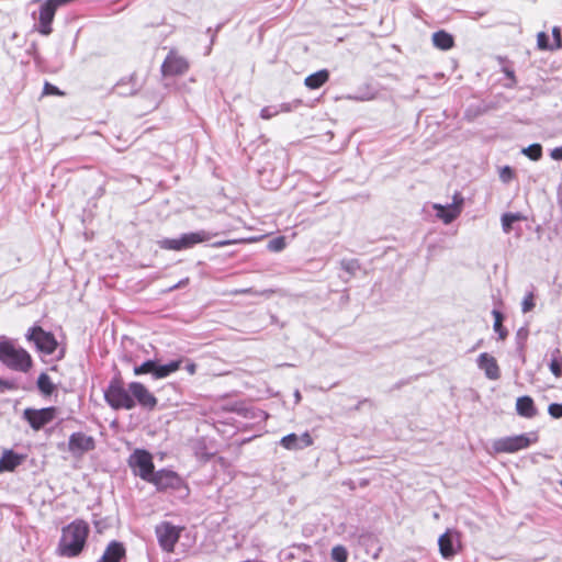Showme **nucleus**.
Masks as SVG:
<instances>
[{
    "label": "nucleus",
    "instance_id": "393cba45",
    "mask_svg": "<svg viewBox=\"0 0 562 562\" xmlns=\"http://www.w3.org/2000/svg\"><path fill=\"white\" fill-rule=\"evenodd\" d=\"M524 216L519 213H505L502 215V228L505 233H509L513 228V224L522 221Z\"/></svg>",
    "mask_w": 562,
    "mask_h": 562
},
{
    "label": "nucleus",
    "instance_id": "79ce46f5",
    "mask_svg": "<svg viewBox=\"0 0 562 562\" xmlns=\"http://www.w3.org/2000/svg\"><path fill=\"white\" fill-rule=\"evenodd\" d=\"M492 315L494 316V323H503V314L499 311L493 310Z\"/></svg>",
    "mask_w": 562,
    "mask_h": 562
},
{
    "label": "nucleus",
    "instance_id": "58836bf2",
    "mask_svg": "<svg viewBox=\"0 0 562 562\" xmlns=\"http://www.w3.org/2000/svg\"><path fill=\"white\" fill-rule=\"evenodd\" d=\"M550 157L554 160H562V146L553 148L550 153Z\"/></svg>",
    "mask_w": 562,
    "mask_h": 562
},
{
    "label": "nucleus",
    "instance_id": "7c9ffc66",
    "mask_svg": "<svg viewBox=\"0 0 562 562\" xmlns=\"http://www.w3.org/2000/svg\"><path fill=\"white\" fill-rule=\"evenodd\" d=\"M341 268L350 274H355L360 269V263L356 259L342 260Z\"/></svg>",
    "mask_w": 562,
    "mask_h": 562
},
{
    "label": "nucleus",
    "instance_id": "6e6552de",
    "mask_svg": "<svg viewBox=\"0 0 562 562\" xmlns=\"http://www.w3.org/2000/svg\"><path fill=\"white\" fill-rule=\"evenodd\" d=\"M26 339L32 341L36 349L45 355H52L57 347L54 335L40 326H33L26 334Z\"/></svg>",
    "mask_w": 562,
    "mask_h": 562
},
{
    "label": "nucleus",
    "instance_id": "c85d7f7f",
    "mask_svg": "<svg viewBox=\"0 0 562 562\" xmlns=\"http://www.w3.org/2000/svg\"><path fill=\"white\" fill-rule=\"evenodd\" d=\"M330 555L335 562H347L348 560V551L344 546L340 544L335 546L331 549Z\"/></svg>",
    "mask_w": 562,
    "mask_h": 562
},
{
    "label": "nucleus",
    "instance_id": "c9c22d12",
    "mask_svg": "<svg viewBox=\"0 0 562 562\" xmlns=\"http://www.w3.org/2000/svg\"><path fill=\"white\" fill-rule=\"evenodd\" d=\"M513 170L510 169V167L506 166L504 167L501 172H499V178L502 179V181L504 182H508L513 179Z\"/></svg>",
    "mask_w": 562,
    "mask_h": 562
},
{
    "label": "nucleus",
    "instance_id": "423d86ee",
    "mask_svg": "<svg viewBox=\"0 0 562 562\" xmlns=\"http://www.w3.org/2000/svg\"><path fill=\"white\" fill-rule=\"evenodd\" d=\"M128 464L134 473L144 481L149 482L155 473L151 454L146 450H135L128 459Z\"/></svg>",
    "mask_w": 562,
    "mask_h": 562
},
{
    "label": "nucleus",
    "instance_id": "473e14b6",
    "mask_svg": "<svg viewBox=\"0 0 562 562\" xmlns=\"http://www.w3.org/2000/svg\"><path fill=\"white\" fill-rule=\"evenodd\" d=\"M537 45L539 49H550L552 47V44L549 43V37L544 32H540L537 35Z\"/></svg>",
    "mask_w": 562,
    "mask_h": 562
},
{
    "label": "nucleus",
    "instance_id": "72a5a7b5",
    "mask_svg": "<svg viewBox=\"0 0 562 562\" xmlns=\"http://www.w3.org/2000/svg\"><path fill=\"white\" fill-rule=\"evenodd\" d=\"M548 412L553 418L562 417V404H558V403L550 404L548 407Z\"/></svg>",
    "mask_w": 562,
    "mask_h": 562
},
{
    "label": "nucleus",
    "instance_id": "49530a36",
    "mask_svg": "<svg viewBox=\"0 0 562 562\" xmlns=\"http://www.w3.org/2000/svg\"><path fill=\"white\" fill-rule=\"evenodd\" d=\"M295 397H296V401H300L301 395H300V392H299V391H296V392H295Z\"/></svg>",
    "mask_w": 562,
    "mask_h": 562
},
{
    "label": "nucleus",
    "instance_id": "2eb2a0df",
    "mask_svg": "<svg viewBox=\"0 0 562 562\" xmlns=\"http://www.w3.org/2000/svg\"><path fill=\"white\" fill-rule=\"evenodd\" d=\"M313 443L314 440L308 431H305L302 435L292 432L282 437L280 440V445L286 450H302Z\"/></svg>",
    "mask_w": 562,
    "mask_h": 562
},
{
    "label": "nucleus",
    "instance_id": "4be33fe9",
    "mask_svg": "<svg viewBox=\"0 0 562 562\" xmlns=\"http://www.w3.org/2000/svg\"><path fill=\"white\" fill-rule=\"evenodd\" d=\"M432 44L439 49L448 50L453 46V37L446 31H438L432 34Z\"/></svg>",
    "mask_w": 562,
    "mask_h": 562
},
{
    "label": "nucleus",
    "instance_id": "a878e982",
    "mask_svg": "<svg viewBox=\"0 0 562 562\" xmlns=\"http://www.w3.org/2000/svg\"><path fill=\"white\" fill-rule=\"evenodd\" d=\"M37 386L43 394L50 395L54 391V384L46 373H42L37 379Z\"/></svg>",
    "mask_w": 562,
    "mask_h": 562
},
{
    "label": "nucleus",
    "instance_id": "7ed1b4c3",
    "mask_svg": "<svg viewBox=\"0 0 562 562\" xmlns=\"http://www.w3.org/2000/svg\"><path fill=\"white\" fill-rule=\"evenodd\" d=\"M0 361L13 370L23 372L27 371L32 364L29 352L23 348L15 347L9 340L0 341Z\"/></svg>",
    "mask_w": 562,
    "mask_h": 562
},
{
    "label": "nucleus",
    "instance_id": "37998d69",
    "mask_svg": "<svg viewBox=\"0 0 562 562\" xmlns=\"http://www.w3.org/2000/svg\"><path fill=\"white\" fill-rule=\"evenodd\" d=\"M12 383L9 382V381H3L0 379V392L3 391L4 389H12Z\"/></svg>",
    "mask_w": 562,
    "mask_h": 562
},
{
    "label": "nucleus",
    "instance_id": "f257e3e1",
    "mask_svg": "<svg viewBox=\"0 0 562 562\" xmlns=\"http://www.w3.org/2000/svg\"><path fill=\"white\" fill-rule=\"evenodd\" d=\"M106 403L114 409H133L136 404L153 411L157 405L156 396L140 382H131L124 387L121 379L111 380L104 391Z\"/></svg>",
    "mask_w": 562,
    "mask_h": 562
},
{
    "label": "nucleus",
    "instance_id": "5701e85b",
    "mask_svg": "<svg viewBox=\"0 0 562 562\" xmlns=\"http://www.w3.org/2000/svg\"><path fill=\"white\" fill-rule=\"evenodd\" d=\"M291 111V106L288 103H282L279 105H268L261 109L260 117L263 120H270L278 115L279 113H286Z\"/></svg>",
    "mask_w": 562,
    "mask_h": 562
},
{
    "label": "nucleus",
    "instance_id": "c03bdc74",
    "mask_svg": "<svg viewBox=\"0 0 562 562\" xmlns=\"http://www.w3.org/2000/svg\"><path fill=\"white\" fill-rule=\"evenodd\" d=\"M229 244H232V241H229V240H220V241L215 243L214 246L223 247V246H226V245H229Z\"/></svg>",
    "mask_w": 562,
    "mask_h": 562
},
{
    "label": "nucleus",
    "instance_id": "b1692460",
    "mask_svg": "<svg viewBox=\"0 0 562 562\" xmlns=\"http://www.w3.org/2000/svg\"><path fill=\"white\" fill-rule=\"evenodd\" d=\"M550 356H551V360L549 363V369L555 378H561L562 376V355H561L560 349L557 348V349L552 350Z\"/></svg>",
    "mask_w": 562,
    "mask_h": 562
},
{
    "label": "nucleus",
    "instance_id": "6ab92c4d",
    "mask_svg": "<svg viewBox=\"0 0 562 562\" xmlns=\"http://www.w3.org/2000/svg\"><path fill=\"white\" fill-rule=\"evenodd\" d=\"M183 358H179L177 360H172L166 364H157L155 369L154 379L159 380L169 376L171 373L178 371L183 363Z\"/></svg>",
    "mask_w": 562,
    "mask_h": 562
},
{
    "label": "nucleus",
    "instance_id": "ea45409f",
    "mask_svg": "<svg viewBox=\"0 0 562 562\" xmlns=\"http://www.w3.org/2000/svg\"><path fill=\"white\" fill-rule=\"evenodd\" d=\"M184 369L190 375H193L196 372V364L192 361L187 360Z\"/></svg>",
    "mask_w": 562,
    "mask_h": 562
},
{
    "label": "nucleus",
    "instance_id": "a19ab883",
    "mask_svg": "<svg viewBox=\"0 0 562 562\" xmlns=\"http://www.w3.org/2000/svg\"><path fill=\"white\" fill-rule=\"evenodd\" d=\"M44 92L46 94H59L58 89L47 82L45 83Z\"/></svg>",
    "mask_w": 562,
    "mask_h": 562
},
{
    "label": "nucleus",
    "instance_id": "a18cd8bd",
    "mask_svg": "<svg viewBox=\"0 0 562 562\" xmlns=\"http://www.w3.org/2000/svg\"><path fill=\"white\" fill-rule=\"evenodd\" d=\"M381 551H382V548L378 547L376 550L373 552L372 558L374 560L379 559Z\"/></svg>",
    "mask_w": 562,
    "mask_h": 562
},
{
    "label": "nucleus",
    "instance_id": "dca6fc26",
    "mask_svg": "<svg viewBox=\"0 0 562 562\" xmlns=\"http://www.w3.org/2000/svg\"><path fill=\"white\" fill-rule=\"evenodd\" d=\"M477 367L484 371L488 380H498L501 378V370L496 359L487 352H483L477 357Z\"/></svg>",
    "mask_w": 562,
    "mask_h": 562
},
{
    "label": "nucleus",
    "instance_id": "4468645a",
    "mask_svg": "<svg viewBox=\"0 0 562 562\" xmlns=\"http://www.w3.org/2000/svg\"><path fill=\"white\" fill-rule=\"evenodd\" d=\"M55 413L56 411L54 407L42 409L27 408L24 411V418L29 422L33 429L40 430L55 418Z\"/></svg>",
    "mask_w": 562,
    "mask_h": 562
},
{
    "label": "nucleus",
    "instance_id": "de8ad7c7",
    "mask_svg": "<svg viewBox=\"0 0 562 562\" xmlns=\"http://www.w3.org/2000/svg\"><path fill=\"white\" fill-rule=\"evenodd\" d=\"M561 486H562V480H561Z\"/></svg>",
    "mask_w": 562,
    "mask_h": 562
},
{
    "label": "nucleus",
    "instance_id": "4c0bfd02",
    "mask_svg": "<svg viewBox=\"0 0 562 562\" xmlns=\"http://www.w3.org/2000/svg\"><path fill=\"white\" fill-rule=\"evenodd\" d=\"M503 71L506 75V77L512 80V83L508 87H513L516 83V77H515L514 70L508 67H504Z\"/></svg>",
    "mask_w": 562,
    "mask_h": 562
},
{
    "label": "nucleus",
    "instance_id": "bb28decb",
    "mask_svg": "<svg viewBox=\"0 0 562 562\" xmlns=\"http://www.w3.org/2000/svg\"><path fill=\"white\" fill-rule=\"evenodd\" d=\"M521 153L531 160L537 161L542 157V147L540 144H531L522 148Z\"/></svg>",
    "mask_w": 562,
    "mask_h": 562
},
{
    "label": "nucleus",
    "instance_id": "1a4fd4ad",
    "mask_svg": "<svg viewBox=\"0 0 562 562\" xmlns=\"http://www.w3.org/2000/svg\"><path fill=\"white\" fill-rule=\"evenodd\" d=\"M439 552L446 560H451L461 550V533L456 529H447L438 539Z\"/></svg>",
    "mask_w": 562,
    "mask_h": 562
},
{
    "label": "nucleus",
    "instance_id": "e433bc0d",
    "mask_svg": "<svg viewBox=\"0 0 562 562\" xmlns=\"http://www.w3.org/2000/svg\"><path fill=\"white\" fill-rule=\"evenodd\" d=\"M494 330L498 334L499 339H505L507 336V330L503 327L502 323H494Z\"/></svg>",
    "mask_w": 562,
    "mask_h": 562
},
{
    "label": "nucleus",
    "instance_id": "f8f14e48",
    "mask_svg": "<svg viewBox=\"0 0 562 562\" xmlns=\"http://www.w3.org/2000/svg\"><path fill=\"white\" fill-rule=\"evenodd\" d=\"M149 483H153L159 491L168 488L179 490L182 486L181 477L170 470H159L155 472Z\"/></svg>",
    "mask_w": 562,
    "mask_h": 562
},
{
    "label": "nucleus",
    "instance_id": "f3484780",
    "mask_svg": "<svg viewBox=\"0 0 562 562\" xmlns=\"http://www.w3.org/2000/svg\"><path fill=\"white\" fill-rule=\"evenodd\" d=\"M125 557V548L119 541H111L99 562H120Z\"/></svg>",
    "mask_w": 562,
    "mask_h": 562
},
{
    "label": "nucleus",
    "instance_id": "c756f323",
    "mask_svg": "<svg viewBox=\"0 0 562 562\" xmlns=\"http://www.w3.org/2000/svg\"><path fill=\"white\" fill-rule=\"evenodd\" d=\"M535 305V294L532 292L527 293L521 302L522 313L530 312Z\"/></svg>",
    "mask_w": 562,
    "mask_h": 562
},
{
    "label": "nucleus",
    "instance_id": "f03ea898",
    "mask_svg": "<svg viewBox=\"0 0 562 562\" xmlns=\"http://www.w3.org/2000/svg\"><path fill=\"white\" fill-rule=\"evenodd\" d=\"M89 536V526L85 520L76 519L61 529L57 546L60 557L75 558L83 550Z\"/></svg>",
    "mask_w": 562,
    "mask_h": 562
},
{
    "label": "nucleus",
    "instance_id": "0eeeda50",
    "mask_svg": "<svg viewBox=\"0 0 562 562\" xmlns=\"http://www.w3.org/2000/svg\"><path fill=\"white\" fill-rule=\"evenodd\" d=\"M155 533L160 548L168 553L173 552L181 533V528L169 521H162L155 528Z\"/></svg>",
    "mask_w": 562,
    "mask_h": 562
},
{
    "label": "nucleus",
    "instance_id": "39448f33",
    "mask_svg": "<svg viewBox=\"0 0 562 562\" xmlns=\"http://www.w3.org/2000/svg\"><path fill=\"white\" fill-rule=\"evenodd\" d=\"M211 239V234L205 231L192 232L181 235L179 238H164L158 240V246L167 250H182L196 244Z\"/></svg>",
    "mask_w": 562,
    "mask_h": 562
},
{
    "label": "nucleus",
    "instance_id": "20e7f679",
    "mask_svg": "<svg viewBox=\"0 0 562 562\" xmlns=\"http://www.w3.org/2000/svg\"><path fill=\"white\" fill-rule=\"evenodd\" d=\"M538 439L539 436L537 431L503 437L492 442V449L494 453H515L519 450L527 449L536 443Z\"/></svg>",
    "mask_w": 562,
    "mask_h": 562
},
{
    "label": "nucleus",
    "instance_id": "ddd939ff",
    "mask_svg": "<svg viewBox=\"0 0 562 562\" xmlns=\"http://www.w3.org/2000/svg\"><path fill=\"white\" fill-rule=\"evenodd\" d=\"M189 68L186 58L178 55L176 52H170L161 65V72L164 77L183 75Z\"/></svg>",
    "mask_w": 562,
    "mask_h": 562
},
{
    "label": "nucleus",
    "instance_id": "f704fd0d",
    "mask_svg": "<svg viewBox=\"0 0 562 562\" xmlns=\"http://www.w3.org/2000/svg\"><path fill=\"white\" fill-rule=\"evenodd\" d=\"M552 35H553V43H552V47H550V50H553V49H557V48L561 47V33H560V29L557 27V26L553 27Z\"/></svg>",
    "mask_w": 562,
    "mask_h": 562
},
{
    "label": "nucleus",
    "instance_id": "9b49d317",
    "mask_svg": "<svg viewBox=\"0 0 562 562\" xmlns=\"http://www.w3.org/2000/svg\"><path fill=\"white\" fill-rule=\"evenodd\" d=\"M463 204V198L460 194H454L453 202L448 205L435 203L432 209L436 211V216L440 218L445 224L453 222L461 213Z\"/></svg>",
    "mask_w": 562,
    "mask_h": 562
},
{
    "label": "nucleus",
    "instance_id": "9d476101",
    "mask_svg": "<svg viewBox=\"0 0 562 562\" xmlns=\"http://www.w3.org/2000/svg\"><path fill=\"white\" fill-rule=\"evenodd\" d=\"M95 448V441L92 436L78 431L70 435L68 440V451L75 458H81L85 453Z\"/></svg>",
    "mask_w": 562,
    "mask_h": 562
},
{
    "label": "nucleus",
    "instance_id": "412c9836",
    "mask_svg": "<svg viewBox=\"0 0 562 562\" xmlns=\"http://www.w3.org/2000/svg\"><path fill=\"white\" fill-rule=\"evenodd\" d=\"M329 79V72L326 69L318 70L310 76H307L304 80L305 86L308 89H318L321 88L327 80Z\"/></svg>",
    "mask_w": 562,
    "mask_h": 562
},
{
    "label": "nucleus",
    "instance_id": "a211bd4d",
    "mask_svg": "<svg viewBox=\"0 0 562 562\" xmlns=\"http://www.w3.org/2000/svg\"><path fill=\"white\" fill-rule=\"evenodd\" d=\"M516 411L518 415L532 418L537 415V409L533 404V400L530 396H521L516 401Z\"/></svg>",
    "mask_w": 562,
    "mask_h": 562
},
{
    "label": "nucleus",
    "instance_id": "2f4dec72",
    "mask_svg": "<svg viewBox=\"0 0 562 562\" xmlns=\"http://www.w3.org/2000/svg\"><path fill=\"white\" fill-rule=\"evenodd\" d=\"M285 247V238L284 237H277L268 243V249L271 251H281Z\"/></svg>",
    "mask_w": 562,
    "mask_h": 562
},
{
    "label": "nucleus",
    "instance_id": "cd10ccee",
    "mask_svg": "<svg viewBox=\"0 0 562 562\" xmlns=\"http://www.w3.org/2000/svg\"><path fill=\"white\" fill-rule=\"evenodd\" d=\"M155 369H156V361L154 360H147L140 366H136L134 368V374L135 375H142L146 373H151L153 376L155 375Z\"/></svg>",
    "mask_w": 562,
    "mask_h": 562
},
{
    "label": "nucleus",
    "instance_id": "aec40b11",
    "mask_svg": "<svg viewBox=\"0 0 562 562\" xmlns=\"http://www.w3.org/2000/svg\"><path fill=\"white\" fill-rule=\"evenodd\" d=\"M22 460V456H19L11 450L5 451L0 458V473L4 471H13L21 464Z\"/></svg>",
    "mask_w": 562,
    "mask_h": 562
}]
</instances>
